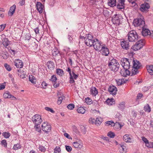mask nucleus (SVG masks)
I'll list each match as a JSON object with an SVG mask.
<instances>
[{"instance_id": "49530a36", "label": "nucleus", "mask_w": 153, "mask_h": 153, "mask_svg": "<svg viewBox=\"0 0 153 153\" xmlns=\"http://www.w3.org/2000/svg\"><path fill=\"white\" fill-rule=\"evenodd\" d=\"M85 100L87 104L90 105L92 103L91 100L89 97L85 98Z\"/></svg>"}, {"instance_id": "f8f14e48", "label": "nucleus", "mask_w": 153, "mask_h": 153, "mask_svg": "<svg viewBox=\"0 0 153 153\" xmlns=\"http://www.w3.org/2000/svg\"><path fill=\"white\" fill-rule=\"evenodd\" d=\"M120 21L119 16L117 14L114 15L112 18V21L114 24L119 25L120 24Z\"/></svg>"}, {"instance_id": "f03ea898", "label": "nucleus", "mask_w": 153, "mask_h": 153, "mask_svg": "<svg viewBox=\"0 0 153 153\" xmlns=\"http://www.w3.org/2000/svg\"><path fill=\"white\" fill-rule=\"evenodd\" d=\"M95 39H94L92 35L90 34L86 35L85 38V43L88 46L91 47L93 45Z\"/></svg>"}, {"instance_id": "c03bdc74", "label": "nucleus", "mask_w": 153, "mask_h": 153, "mask_svg": "<svg viewBox=\"0 0 153 153\" xmlns=\"http://www.w3.org/2000/svg\"><path fill=\"white\" fill-rule=\"evenodd\" d=\"M52 54L53 56H56L59 53V51L57 49H53L52 51Z\"/></svg>"}, {"instance_id": "37998d69", "label": "nucleus", "mask_w": 153, "mask_h": 153, "mask_svg": "<svg viewBox=\"0 0 153 153\" xmlns=\"http://www.w3.org/2000/svg\"><path fill=\"white\" fill-rule=\"evenodd\" d=\"M51 81H52L53 82H55L57 80V77L56 76V75H53L51 77Z\"/></svg>"}, {"instance_id": "6ab92c4d", "label": "nucleus", "mask_w": 153, "mask_h": 153, "mask_svg": "<svg viewBox=\"0 0 153 153\" xmlns=\"http://www.w3.org/2000/svg\"><path fill=\"white\" fill-rule=\"evenodd\" d=\"M57 95L58 97L57 103L59 105L61 103L62 100L64 99L65 97L60 92H59Z\"/></svg>"}, {"instance_id": "c85d7f7f", "label": "nucleus", "mask_w": 153, "mask_h": 153, "mask_svg": "<svg viewBox=\"0 0 153 153\" xmlns=\"http://www.w3.org/2000/svg\"><path fill=\"white\" fill-rule=\"evenodd\" d=\"M29 80L32 83L36 84V80L35 77L32 75H30L29 77Z\"/></svg>"}, {"instance_id": "5701e85b", "label": "nucleus", "mask_w": 153, "mask_h": 153, "mask_svg": "<svg viewBox=\"0 0 153 153\" xmlns=\"http://www.w3.org/2000/svg\"><path fill=\"white\" fill-rule=\"evenodd\" d=\"M148 72L151 75H153V65H147L146 66Z\"/></svg>"}, {"instance_id": "e2e57ef3", "label": "nucleus", "mask_w": 153, "mask_h": 153, "mask_svg": "<svg viewBox=\"0 0 153 153\" xmlns=\"http://www.w3.org/2000/svg\"><path fill=\"white\" fill-rule=\"evenodd\" d=\"M6 26V24H2L0 25V32L2 31Z\"/></svg>"}, {"instance_id": "6e6552de", "label": "nucleus", "mask_w": 153, "mask_h": 153, "mask_svg": "<svg viewBox=\"0 0 153 153\" xmlns=\"http://www.w3.org/2000/svg\"><path fill=\"white\" fill-rule=\"evenodd\" d=\"M95 40L92 46L96 51H98L100 49H101V46H102V43L100 42H99V41L97 39H95Z\"/></svg>"}, {"instance_id": "1a4fd4ad", "label": "nucleus", "mask_w": 153, "mask_h": 153, "mask_svg": "<svg viewBox=\"0 0 153 153\" xmlns=\"http://www.w3.org/2000/svg\"><path fill=\"white\" fill-rule=\"evenodd\" d=\"M131 63L133 64L132 68H135L139 69L141 66L140 63L137 60L134 59L133 58H132Z\"/></svg>"}, {"instance_id": "bf43d9fd", "label": "nucleus", "mask_w": 153, "mask_h": 153, "mask_svg": "<svg viewBox=\"0 0 153 153\" xmlns=\"http://www.w3.org/2000/svg\"><path fill=\"white\" fill-rule=\"evenodd\" d=\"M39 125H35V128L36 131H38L39 132H40L41 131V129L39 126H38Z\"/></svg>"}, {"instance_id": "603ef678", "label": "nucleus", "mask_w": 153, "mask_h": 153, "mask_svg": "<svg viewBox=\"0 0 153 153\" xmlns=\"http://www.w3.org/2000/svg\"><path fill=\"white\" fill-rule=\"evenodd\" d=\"M73 131L76 134H78L79 133V131L77 130L76 127L75 126H73Z\"/></svg>"}, {"instance_id": "ddd939ff", "label": "nucleus", "mask_w": 153, "mask_h": 153, "mask_svg": "<svg viewBox=\"0 0 153 153\" xmlns=\"http://www.w3.org/2000/svg\"><path fill=\"white\" fill-rule=\"evenodd\" d=\"M125 0H120L117 5V8L122 11L123 10L125 7Z\"/></svg>"}, {"instance_id": "4be33fe9", "label": "nucleus", "mask_w": 153, "mask_h": 153, "mask_svg": "<svg viewBox=\"0 0 153 153\" xmlns=\"http://www.w3.org/2000/svg\"><path fill=\"white\" fill-rule=\"evenodd\" d=\"M143 30L142 32V35L143 36H146L148 35H150L151 34L150 31L149 29L144 28V27H142Z\"/></svg>"}, {"instance_id": "39448f33", "label": "nucleus", "mask_w": 153, "mask_h": 153, "mask_svg": "<svg viewBox=\"0 0 153 153\" xmlns=\"http://www.w3.org/2000/svg\"><path fill=\"white\" fill-rule=\"evenodd\" d=\"M145 24V21L141 18L135 19L133 21V24L136 27L139 26L140 27H143L144 26Z\"/></svg>"}, {"instance_id": "393cba45", "label": "nucleus", "mask_w": 153, "mask_h": 153, "mask_svg": "<svg viewBox=\"0 0 153 153\" xmlns=\"http://www.w3.org/2000/svg\"><path fill=\"white\" fill-rule=\"evenodd\" d=\"M0 55L2 56L4 59H6L7 58L8 55V53L5 50L2 51L0 53Z\"/></svg>"}, {"instance_id": "b1692460", "label": "nucleus", "mask_w": 153, "mask_h": 153, "mask_svg": "<svg viewBox=\"0 0 153 153\" xmlns=\"http://www.w3.org/2000/svg\"><path fill=\"white\" fill-rule=\"evenodd\" d=\"M91 94L93 96H96L98 94V91L97 88L95 87H92L90 90Z\"/></svg>"}, {"instance_id": "e433bc0d", "label": "nucleus", "mask_w": 153, "mask_h": 153, "mask_svg": "<svg viewBox=\"0 0 153 153\" xmlns=\"http://www.w3.org/2000/svg\"><path fill=\"white\" fill-rule=\"evenodd\" d=\"M144 110L145 111H146L147 112H149L151 111V108L148 104H146V105L144 106Z\"/></svg>"}, {"instance_id": "ea45409f", "label": "nucleus", "mask_w": 153, "mask_h": 153, "mask_svg": "<svg viewBox=\"0 0 153 153\" xmlns=\"http://www.w3.org/2000/svg\"><path fill=\"white\" fill-rule=\"evenodd\" d=\"M125 107V102H123L119 105L118 107L121 109H123Z\"/></svg>"}, {"instance_id": "a19ab883", "label": "nucleus", "mask_w": 153, "mask_h": 153, "mask_svg": "<svg viewBox=\"0 0 153 153\" xmlns=\"http://www.w3.org/2000/svg\"><path fill=\"white\" fill-rule=\"evenodd\" d=\"M104 9L103 8H97L96 11L98 12V15H101Z\"/></svg>"}, {"instance_id": "423d86ee", "label": "nucleus", "mask_w": 153, "mask_h": 153, "mask_svg": "<svg viewBox=\"0 0 153 153\" xmlns=\"http://www.w3.org/2000/svg\"><path fill=\"white\" fill-rule=\"evenodd\" d=\"M143 41L141 40L137 42L135 45L132 46L131 48L134 51H136L140 49L143 46Z\"/></svg>"}, {"instance_id": "bb28decb", "label": "nucleus", "mask_w": 153, "mask_h": 153, "mask_svg": "<svg viewBox=\"0 0 153 153\" xmlns=\"http://www.w3.org/2000/svg\"><path fill=\"white\" fill-rule=\"evenodd\" d=\"M48 68L51 70H53L55 66L54 62L52 61H50L47 62Z\"/></svg>"}, {"instance_id": "09e8293b", "label": "nucleus", "mask_w": 153, "mask_h": 153, "mask_svg": "<svg viewBox=\"0 0 153 153\" xmlns=\"http://www.w3.org/2000/svg\"><path fill=\"white\" fill-rule=\"evenodd\" d=\"M60 151V149L59 146H56L54 149V152L55 153H59Z\"/></svg>"}, {"instance_id": "13d9d810", "label": "nucleus", "mask_w": 153, "mask_h": 153, "mask_svg": "<svg viewBox=\"0 0 153 153\" xmlns=\"http://www.w3.org/2000/svg\"><path fill=\"white\" fill-rule=\"evenodd\" d=\"M74 71H72V74H73V78L75 80L77 78L78 76V74H75V73L74 72Z\"/></svg>"}, {"instance_id": "72a5a7b5", "label": "nucleus", "mask_w": 153, "mask_h": 153, "mask_svg": "<svg viewBox=\"0 0 153 153\" xmlns=\"http://www.w3.org/2000/svg\"><path fill=\"white\" fill-rule=\"evenodd\" d=\"M131 74V76L135 75L138 73L139 71L138 69L135 68H132Z\"/></svg>"}, {"instance_id": "a18cd8bd", "label": "nucleus", "mask_w": 153, "mask_h": 153, "mask_svg": "<svg viewBox=\"0 0 153 153\" xmlns=\"http://www.w3.org/2000/svg\"><path fill=\"white\" fill-rule=\"evenodd\" d=\"M95 121V124L97 126L100 125L102 123L101 121L100 120L99 118H96Z\"/></svg>"}, {"instance_id": "69168bd1", "label": "nucleus", "mask_w": 153, "mask_h": 153, "mask_svg": "<svg viewBox=\"0 0 153 153\" xmlns=\"http://www.w3.org/2000/svg\"><path fill=\"white\" fill-rule=\"evenodd\" d=\"M100 138L102 139L103 140H105L106 141H109V139L108 137H104L103 136H101Z\"/></svg>"}, {"instance_id": "cd10ccee", "label": "nucleus", "mask_w": 153, "mask_h": 153, "mask_svg": "<svg viewBox=\"0 0 153 153\" xmlns=\"http://www.w3.org/2000/svg\"><path fill=\"white\" fill-rule=\"evenodd\" d=\"M123 140L126 142H131V138L129 137V134H125L123 137Z\"/></svg>"}, {"instance_id": "c756f323", "label": "nucleus", "mask_w": 153, "mask_h": 153, "mask_svg": "<svg viewBox=\"0 0 153 153\" xmlns=\"http://www.w3.org/2000/svg\"><path fill=\"white\" fill-rule=\"evenodd\" d=\"M116 0H108V4L111 7H113L116 5Z\"/></svg>"}, {"instance_id": "0e129e2a", "label": "nucleus", "mask_w": 153, "mask_h": 153, "mask_svg": "<svg viewBox=\"0 0 153 153\" xmlns=\"http://www.w3.org/2000/svg\"><path fill=\"white\" fill-rule=\"evenodd\" d=\"M126 144L125 143H122V146L123 147V153L124 152H126Z\"/></svg>"}, {"instance_id": "0eeeda50", "label": "nucleus", "mask_w": 153, "mask_h": 153, "mask_svg": "<svg viewBox=\"0 0 153 153\" xmlns=\"http://www.w3.org/2000/svg\"><path fill=\"white\" fill-rule=\"evenodd\" d=\"M32 120L35 125H39L42 122L41 116L38 114H36L32 117Z\"/></svg>"}, {"instance_id": "338daca9", "label": "nucleus", "mask_w": 153, "mask_h": 153, "mask_svg": "<svg viewBox=\"0 0 153 153\" xmlns=\"http://www.w3.org/2000/svg\"><path fill=\"white\" fill-rule=\"evenodd\" d=\"M8 76L11 79V81H12V82L13 83H14V77H13V75L12 74H8Z\"/></svg>"}, {"instance_id": "4c0bfd02", "label": "nucleus", "mask_w": 153, "mask_h": 153, "mask_svg": "<svg viewBox=\"0 0 153 153\" xmlns=\"http://www.w3.org/2000/svg\"><path fill=\"white\" fill-rule=\"evenodd\" d=\"M106 102L108 104L113 105L115 104V102L113 99H108L106 101Z\"/></svg>"}, {"instance_id": "5fc2aeb1", "label": "nucleus", "mask_w": 153, "mask_h": 153, "mask_svg": "<svg viewBox=\"0 0 153 153\" xmlns=\"http://www.w3.org/2000/svg\"><path fill=\"white\" fill-rule=\"evenodd\" d=\"M45 109L47 111H50L52 113H54V111L53 110V109L49 107H45Z\"/></svg>"}, {"instance_id": "412c9836", "label": "nucleus", "mask_w": 153, "mask_h": 153, "mask_svg": "<svg viewBox=\"0 0 153 153\" xmlns=\"http://www.w3.org/2000/svg\"><path fill=\"white\" fill-rule=\"evenodd\" d=\"M14 65L17 68H21L23 67V63L20 60H17L14 62Z\"/></svg>"}, {"instance_id": "dca6fc26", "label": "nucleus", "mask_w": 153, "mask_h": 153, "mask_svg": "<svg viewBox=\"0 0 153 153\" xmlns=\"http://www.w3.org/2000/svg\"><path fill=\"white\" fill-rule=\"evenodd\" d=\"M37 9L40 13H42L44 10V6L40 2H37L36 4Z\"/></svg>"}, {"instance_id": "473e14b6", "label": "nucleus", "mask_w": 153, "mask_h": 153, "mask_svg": "<svg viewBox=\"0 0 153 153\" xmlns=\"http://www.w3.org/2000/svg\"><path fill=\"white\" fill-rule=\"evenodd\" d=\"M73 145L74 147L75 148L80 149L82 147V144L80 143L77 142H74L73 143Z\"/></svg>"}, {"instance_id": "7ed1b4c3", "label": "nucleus", "mask_w": 153, "mask_h": 153, "mask_svg": "<svg viewBox=\"0 0 153 153\" xmlns=\"http://www.w3.org/2000/svg\"><path fill=\"white\" fill-rule=\"evenodd\" d=\"M132 58H123L120 61L121 64L123 68L128 69L130 67V63H131Z\"/></svg>"}, {"instance_id": "9b49d317", "label": "nucleus", "mask_w": 153, "mask_h": 153, "mask_svg": "<svg viewBox=\"0 0 153 153\" xmlns=\"http://www.w3.org/2000/svg\"><path fill=\"white\" fill-rule=\"evenodd\" d=\"M150 7V5L148 3L145 2L140 5V9L141 11L144 12L148 11Z\"/></svg>"}, {"instance_id": "7c9ffc66", "label": "nucleus", "mask_w": 153, "mask_h": 153, "mask_svg": "<svg viewBox=\"0 0 153 153\" xmlns=\"http://www.w3.org/2000/svg\"><path fill=\"white\" fill-rule=\"evenodd\" d=\"M11 43V42L9 41L8 39L7 38H5L3 42V44L4 46L6 47L10 44Z\"/></svg>"}, {"instance_id": "79ce46f5", "label": "nucleus", "mask_w": 153, "mask_h": 153, "mask_svg": "<svg viewBox=\"0 0 153 153\" xmlns=\"http://www.w3.org/2000/svg\"><path fill=\"white\" fill-rule=\"evenodd\" d=\"M21 146L19 143H17L14 145L13 147V149L16 150L21 148Z\"/></svg>"}, {"instance_id": "6e6d98bb", "label": "nucleus", "mask_w": 153, "mask_h": 153, "mask_svg": "<svg viewBox=\"0 0 153 153\" xmlns=\"http://www.w3.org/2000/svg\"><path fill=\"white\" fill-rule=\"evenodd\" d=\"M74 106L75 105L74 104H70L68 105L67 108L70 110H72L74 108Z\"/></svg>"}, {"instance_id": "2f4dec72", "label": "nucleus", "mask_w": 153, "mask_h": 153, "mask_svg": "<svg viewBox=\"0 0 153 153\" xmlns=\"http://www.w3.org/2000/svg\"><path fill=\"white\" fill-rule=\"evenodd\" d=\"M114 129L115 130H119L121 128L122 126L119 123L116 122L114 123V125H113Z\"/></svg>"}, {"instance_id": "aec40b11", "label": "nucleus", "mask_w": 153, "mask_h": 153, "mask_svg": "<svg viewBox=\"0 0 153 153\" xmlns=\"http://www.w3.org/2000/svg\"><path fill=\"white\" fill-rule=\"evenodd\" d=\"M16 8V6L14 4L12 6H11L10 9L9 10L8 14L10 16H12L13 13H14Z\"/></svg>"}, {"instance_id": "9d476101", "label": "nucleus", "mask_w": 153, "mask_h": 153, "mask_svg": "<svg viewBox=\"0 0 153 153\" xmlns=\"http://www.w3.org/2000/svg\"><path fill=\"white\" fill-rule=\"evenodd\" d=\"M100 50L102 51V54L103 55L108 56L109 53L108 49L105 45H102Z\"/></svg>"}, {"instance_id": "774afa93", "label": "nucleus", "mask_w": 153, "mask_h": 153, "mask_svg": "<svg viewBox=\"0 0 153 153\" xmlns=\"http://www.w3.org/2000/svg\"><path fill=\"white\" fill-rule=\"evenodd\" d=\"M30 38V35L29 33H27L25 35V39L27 40H29Z\"/></svg>"}, {"instance_id": "3c124183", "label": "nucleus", "mask_w": 153, "mask_h": 153, "mask_svg": "<svg viewBox=\"0 0 153 153\" xmlns=\"http://www.w3.org/2000/svg\"><path fill=\"white\" fill-rule=\"evenodd\" d=\"M102 13L105 16L108 17L109 16V12L107 10H103Z\"/></svg>"}, {"instance_id": "de8ad7c7", "label": "nucleus", "mask_w": 153, "mask_h": 153, "mask_svg": "<svg viewBox=\"0 0 153 153\" xmlns=\"http://www.w3.org/2000/svg\"><path fill=\"white\" fill-rule=\"evenodd\" d=\"M4 66L6 69L8 71H10L11 70V68L10 67V65L7 63H5L4 64Z\"/></svg>"}, {"instance_id": "a878e982", "label": "nucleus", "mask_w": 153, "mask_h": 153, "mask_svg": "<svg viewBox=\"0 0 153 153\" xmlns=\"http://www.w3.org/2000/svg\"><path fill=\"white\" fill-rule=\"evenodd\" d=\"M51 126L49 125L46 126L45 127H43L42 130L45 132V133H48L51 131Z\"/></svg>"}, {"instance_id": "c9c22d12", "label": "nucleus", "mask_w": 153, "mask_h": 153, "mask_svg": "<svg viewBox=\"0 0 153 153\" xmlns=\"http://www.w3.org/2000/svg\"><path fill=\"white\" fill-rule=\"evenodd\" d=\"M77 111L78 113L83 114L85 112V110L83 107H80L77 108Z\"/></svg>"}, {"instance_id": "4d7b16f0", "label": "nucleus", "mask_w": 153, "mask_h": 153, "mask_svg": "<svg viewBox=\"0 0 153 153\" xmlns=\"http://www.w3.org/2000/svg\"><path fill=\"white\" fill-rule=\"evenodd\" d=\"M1 144L2 145H3L5 147H7V141L5 140H2L1 141Z\"/></svg>"}, {"instance_id": "2eb2a0df", "label": "nucleus", "mask_w": 153, "mask_h": 153, "mask_svg": "<svg viewBox=\"0 0 153 153\" xmlns=\"http://www.w3.org/2000/svg\"><path fill=\"white\" fill-rule=\"evenodd\" d=\"M108 91L110 94H112L113 95H114L117 94V90L115 86L112 85L109 87Z\"/></svg>"}, {"instance_id": "052dcab7", "label": "nucleus", "mask_w": 153, "mask_h": 153, "mask_svg": "<svg viewBox=\"0 0 153 153\" xmlns=\"http://www.w3.org/2000/svg\"><path fill=\"white\" fill-rule=\"evenodd\" d=\"M95 120L94 119L90 118L89 120V122L90 124H93L95 123Z\"/></svg>"}, {"instance_id": "4468645a", "label": "nucleus", "mask_w": 153, "mask_h": 153, "mask_svg": "<svg viewBox=\"0 0 153 153\" xmlns=\"http://www.w3.org/2000/svg\"><path fill=\"white\" fill-rule=\"evenodd\" d=\"M120 43L123 49L127 50L129 49L130 46L128 41L123 40Z\"/></svg>"}, {"instance_id": "8fccbe9b", "label": "nucleus", "mask_w": 153, "mask_h": 153, "mask_svg": "<svg viewBox=\"0 0 153 153\" xmlns=\"http://www.w3.org/2000/svg\"><path fill=\"white\" fill-rule=\"evenodd\" d=\"M118 147L119 148V151L121 153H123V150L122 147L123 146H122V143L121 144H118Z\"/></svg>"}, {"instance_id": "f3484780", "label": "nucleus", "mask_w": 153, "mask_h": 153, "mask_svg": "<svg viewBox=\"0 0 153 153\" xmlns=\"http://www.w3.org/2000/svg\"><path fill=\"white\" fill-rule=\"evenodd\" d=\"M120 74L124 77H126L130 74V71L128 69H121L120 72Z\"/></svg>"}, {"instance_id": "f704fd0d", "label": "nucleus", "mask_w": 153, "mask_h": 153, "mask_svg": "<svg viewBox=\"0 0 153 153\" xmlns=\"http://www.w3.org/2000/svg\"><path fill=\"white\" fill-rule=\"evenodd\" d=\"M56 73L57 75L62 76L64 74L63 71L61 69L57 68L56 69Z\"/></svg>"}, {"instance_id": "864d4df0", "label": "nucleus", "mask_w": 153, "mask_h": 153, "mask_svg": "<svg viewBox=\"0 0 153 153\" xmlns=\"http://www.w3.org/2000/svg\"><path fill=\"white\" fill-rule=\"evenodd\" d=\"M74 78H73L72 75H71L70 76V80L69 82L70 83H73L75 82V81L74 80Z\"/></svg>"}, {"instance_id": "20e7f679", "label": "nucleus", "mask_w": 153, "mask_h": 153, "mask_svg": "<svg viewBox=\"0 0 153 153\" xmlns=\"http://www.w3.org/2000/svg\"><path fill=\"white\" fill-rule=\"evenodd\" d=\"M128 39L130 42H133L137 41L138 39V36L136 32L134 30L129 32L127 35Z\"/></svg>"}, {"instance_id": "680f3d73", "label": "nucleus", "mask_w": 153, "mask_h": 153, "mask_svg": "<svg viewBox=\"0 0 153 153\" xmlns=\"http://www.w3.org/2000/svg\"><path fill=\"white\" fill-rule=\"evenodd\" d=\"M65 148L66 150L68 152H71L72 150V148L70 146H65Z\"/></svg>"}, {"instance_id": "f257e3e1", "label": "nucleus", "mask_w": 153, "mask_h": 153, "mask_svg": "<svg viewBox=\"0 0 153 153\" xmlns=\"http://www.w3.org/2000/svg\"><path fill=\"white\" fill-rule=\"evenodd\" d=\"M108 65L111 70L114 71H118L120 67V64L118 62L114 59L109 61Z\"/></svg>"}, {"instance_id": "58836bf2", "label": "nucleus", "mask_w": 153, "mask_h": 153, "mask_svg": "<svg viewBox=\"0 0 153 153\" xmlns=\"http://www.w3.org/2000/svg\"><path fill=\"white\" fill-rule=\"evenodd\" d=\"M105 125L107 126L111 125V126H112L114 125V123L112 120L108 121L105 123Z\"/></svg>"}, {"instance_id": "a211bd4d", "label": "nucleus", "mask_w": 153, "mask_h": 153, "mask_svg": "<svg viewBox=\"0 0 153 153\" xmlns=\"http://www.w3.org/2000/svg\"><path fill=\"white\" fill-rule=\"evenodd\" d=\"M3 96L4 98H12L13 100L16 99V97L13 96L8 91H6L3 94Z\"/></svg>"}]
</instances>
